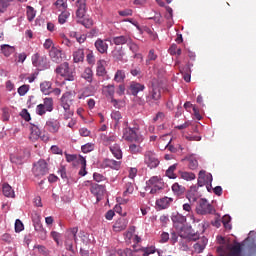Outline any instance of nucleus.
<instances>
[{"mask_svg":"<svg viewBox=\"0 0 256 256\" xmlns=\"http://www.w3.org/2000/svg\"><path fill=\"white\" fill-rule=\"evenodd\" d=\"M90 191L92 195H95V197L99 199V196L103 195V192L105 191V186L99 184H92L90 187Z\"/></svg>","mask_w":256,"mask_h":256,"instance_id":"24","label":"nucleus"},{"mask_svg":"<svg viewBox=\"0 0 256 256\" xmlns=\"http://www.w3.org/2000/svg\"><path fill=\"white\" fill-rule=\"evenodd\" d=\"M204 250H205V244H201L198 242L194 244V251H196V253H203Z\"/></svg>","mask_w":256,"mask_h":256,"instance_id":"54","label":"nucleus"},{"mask_svg":"<svg viewBox=\"0 0 256 256\" xmlns=\"http://www.w3.org/2000/svg\"><path fill=\"white\" fill-rule=\"evenodd\" d=\"M34 228L35 231H43V224H41V220H37L36 222H34Z\"/></svg>","mask_w":256,"mask_h":256,"instance_id":"62","label":"nucleus"},{"mask_svg":"<svg viewBox=\"0 0 256 256\" xmlns=\"http://www.w3.org/2000/svg\"><path fill=\"white\" fill-rule=\"evenodd\" d=\"M58 175H60L62 179H67V169L65 168V166H61L59 168Z\"/></svg>","mask_w":256,"mask_h":256,"instance_id":"55","label":"nucleus"},{"mask_svg":"<svg viewBox=\"0 0 256 256\" xmlns=\"http://www.w3.org/2000/svg\"><path fill=\"white\" fill-rule=\"evenodd\" d=\"M42 105L48 113H51L53 111V98H44Z\"/></svg>","mask_w":256,"mask_h":256,"instance_id":"40","label":"nucleus"},{"mask_svg":"<svg viewBox=\"0 0 256 256\" xmlns=\"http://www.w3.org/2000/svg\"><path fill=\"white\" fill-rule=\"evenodd\" d=\"M123 139L129 141L130 143H141L143 141V136L134 129H126L123 133Z\"/></svg>","mask_w":256,"mask_h":256,"instance_id":"8","label":"nucleus"},{"mask_svg":"<svg viewBox=\"0 0 256 256\" xmlns=\"http://www.w3.org/2000/svg\"><path fill=\"white\" fill-rule=\"evenodd\" d=\"M196 211L198 215H211V213H214L215 209H213V206L209 204L207 200L201 199Z\"/></svg>","mask_w":256,"mask_h":256,"instance_id":"9","label":"nucleus"},{"mask_svg":"<svg viewBox=\"0 0 256 256\" xmlns=\"http://www.w3.org/2000/svg\"><path fill=\"white\" fill-rule=\"evenodd\" d=\"M25 229V226L23 225V222L19 219L15 221V231L16 233H21Z\"/></svg>","mask_w":256,"mask_h":256,"instance_id":"51","label":"nucleus"},{"mask_svg":"<svg viewBox=\"0 0 256 256\" xmlns=\"http://www.w3.org/2000/svg\"><path fill=\"white\" fill-rule=\"evenodd\" d=\"M82 78L87 80L88 83H91V81H93V70L90 67L85 68L82 73Z\"/></svg>","mask_w":256,"mask_h":256,"instance_id":"36","label":"nucleus"},{"mask_svg":"<svg viewBox=\"0 0 256 256\" xmlns=\"http://www.w3.org/2000/svg\"><path fill=\"white\" fill-rule=\"evenodd\" d=\"M145 91V84H141L137 81L130 82V85L128 87V92L130 95H133V97H137L139 93Z\"/></svg>","mask_w":256,"mask_h":256,"instance_id":"14","label":"nucleus"},{"mask_svg":"<svg viewBox=\"0 0 256 256\" xmlns=\"http://www.w3.org/2000/svg\"><path fill=\"white\" fill-rule=\"evenodd\" d=\"M127 45L129 47L130 51H132V53L135 54V57H137V53H139V45L135 44V42H133V40H131V38Z\"/></svg>","mask_w":256,"mask_h":256,"instance_id":"43","label":"nucleus"},{"mask_svg":"<svg viewBox=\"0 0 256 256\" xmlns=\"http://www.w3.org/2000/svg\"><path fill=\"white\" fill-rule=\"evenodd\" d=\"M87 14V0L76 1V17L77 19H84Z\"/></svg>","mask_w":256,"mask_h":256,"instance_id":"12","label":"nucleus"},{"mask_svg":"<svg viewBox=\"0 0 256 256\" xmlns=\"http://www.w3.org/2000/svg\"><path fill=\"white\" fill-rule=\"evenodd\" d=\"M125 77V70H117L114 75V81L116 83H123V81H125Z\"/></svg>","mask_w":256,"mask_h":256,"instance_id":"35","label":"nucleus"},{"mask_svg":"<svg viewBox=\"0 0 256 256\" xmlns=\"http://www.w3.org/2000/svg\"><path fill=\"white\" fill-rule=\"evenodd\" d=\"M44 49H51L53 47V40L51 39H46L44 44H43Z\"/></svg>","mask_w":256,"mask_h":256,"instance_id":"61","label":"nucleus"},{"mask_svg":"<svg viewBox=\"0 0 256 256\" xmlns=\"http://www.w3.org/2000/svg\"><path fill=\"white\" fill-rule=\"evenodd\" d=\"M188 161V168L191 169L192 171H195L199 167V162L197 159L191 157L187 159Z\"/></svg>","mask_w":256,"mask_h":256,"instance_id":"41","label":"nucleus"},{"mask_svg":"<svg viewBox=\"0 0 256 256\" xmlns=\"http://www.w3.org/2000/svg\"><path fill=\"white\" fill-rule=\"evenodd\" d=\"M48 111L46 110L45 106L43 104H39L36 107V113L37 115H45V113H47Z\"/></svg>","mask_w":256,"mask_h":256,"instance_id":"52","label":"nucleus"},{"mask_svg":"<svg viewBox=\"0 0 256 256\" xmlns=\"http://www.w3.org/2000/svg\"><path fill=\"white\" fill-rule=\"evenodd\" d=\"M106 63L105 60H99L97 62L96 75H98V77H105V75H107V70L105 69Z\"/></svg>","mask_w":256,"mask_h":256,"instance_id":"25","label":"nucleus"},{"mask_svg":"<svg viewBox=\"0 0 256 256\" xmlns=\"http://www.w3.org/2000/svg\"><path fill=\"white\" fill-rule=\"evenodd\" d=\"M171 220L174 223V225H181V227H183L185 226V223H187V216H183L182 214L176 213L172 215Z\"/></svg>","mask_w":256,"mask_h":256,"instance_id":"20","label":"nucleus"},{"mask_svg":"<svg viewBox=\"0 0 256 256\" xmlns=\"http://www.w3.org/2000/svg\"><path fill=\"white\" fill-rule=\"evenodd\" d=\"M118 15H120V17H133V10L126 8L124 10L118 11Z\"/></svg>","mask_w":256,"mask_h":256,"instance_id":"46","label":"nucleus"},{"mask_svg":"<svg viewBox=\"0 0 256 256\" xmlns=\"http://www.w3.org/2000/svg\"><path fill=\"white\" fill-rule=\"evenodd\" d=\"M182 209L184 211V215L186 217H190V219L192 220V223H195V216L193 215V207L191 206V204L189 203L183 204Z\"/></svg>","mask_w":256,"mask_h":256,"instance_id":"27","label":"nucleus"},{"mask_svg":"<svg viewBox=\"0 0 256 256\" xmlns=\"http://www.w3.org/2000/svg\"><path fill=\"white\" fill-rule=\"evenodd\" d=\"M65 247H66L67 251H71L72 253H74L73 242L71 240H66Z\"/></svg>","mask_w":256,"mask_h":256,"instance_id":"64","label":"nucleus"},{"mask_svg":"<svg viewBox=\"0 0 256 256\" xmlns=\"http://www.w3.org/2000/svg\"><path fill=\"white\" fill-rule=\"evenodd\" d=\"M0 51L3 53L4 57H11V55H13V53H15L17 49L15 48V46L2 44L0 46Z\"/></svg>","mask_w":256,"mask_h":256,"instance_id":"21","label":"nucleus"},{"mask_svg":"<svg viewBox=\"0 0 256 256\" xmlns=\"http://www.w3.org/2000/svg\"><path fill=\"white\" fill-rule=\"evenodd\" d=\"M81 23L86 27V29H91V27H93V19L91 18H85Z\"/></svg>","mask_w":256,"mask_h":256,"instance_id":"53","label":"nucleus"},{"mask_svg":"<svg viewBox=\"0 0 256 256\" xmlns=\"http://www.w3.org/2000/svg\"><path fill=\"white\" fill-rule=\"evenodd\" d=\"M135 177H137V168H130L129 170L130 181H134Z\"/></svg>","mask_w":256,"mask_h":256,"instance_id":"57","label":"nucleus"},{"mask_svg":"<svg viewBox=\"0 0 256 256\" xmlns=\"http://www.w3.org/2000/svg\"><path fill=\"white\" fill-rule=\"evenodd\" d=\"M46 127L48 129H59V127H61L59 120L57 119H53L50 118L47 122H46Z\"/></svg>","mask_w":256,"mask_h":256,"instance_id":"39","label":"nucleus"},{"mask_svg":"<svg viewBox=\"0 0 256 256\" xmlns=\"http://www.w3.org/2000/svg\"><path fill=\"white\" fill-rule=\"evenodd\" d=\"M172 191L175 195H183L185 193V187L179 183H174L172 185Z\"/></svg>","mask_w":256,"mask_h":256,"instance_id":"38","label":"nucleus"},{"mask_svg":"<svg viewBox=\"0 0 256 256\" xmlns=\"http://www.w3.org/2000/svg\"><path fill=\"white\" fill-rule=\"evenodd\" d=\"M74 63H83L85 61V50L78 49L73 52Z\"/></svg>","mask_w":256,"mask_h":256,"instance_id":"26","label":"nucleus"},{"mask_svg":"<svg viewBox=\"0 0 256 256\" xmlns=\"http://www.w3.org/2000/svg\"><path fill=\"white\" fill-rule=\"evenodd\" d=\"M111 118L114 119V121H119L121 119V112L113 111L111 113Z\"/></svg>","mask_w":256,"mask_h":256,"instance_id":"60","label":"nucleus"},{"mask_svg":"<svg viewBox=\"0 0 256 256\" xmlns=\"http://www.w3.org/2000/svg\"><path fill=\"white\" fill-rule=\"evenodd\" d=\"M31 153L29 152V150H24L23 154H12L10 156V161L11 163H15V165H21L23 164V160L25 159H29Z\"/></svg>","mask_w":256,"mask_h":256,"instance_id":"16","label":"nucleus"},{"mask_svg":"<svg viewBox=\"0 0 256 256\" xmlns=\"http://www.w3.org/2000/svg\"><path fill=\"white\" fill-rule=\"evenodd\" d=\"M51 82L49 81H44L40 84V91H42V93L44 95H51Z\"/></svg>","mask_w":256,"mask_h":256,"instance_id":"33","label":"nucleus"},{"mask_svg":"<svg viewBox=\"0 0 256 256\" xmlns=\"http://www.w3.org/2000/svg\"><path fill=\"white\" fill-rule=\"evenodd\" d=\"M55 72L57 75H61V77H64V82L66 81H75V72L71 71V68H69V63L64 62L60 64L56 69Z\"/></svg>","mask_w":256,"mask_h":256,"instance_id":"1","label":"nucleus"},{"mask_svg":"<svg viewBox=\"0 0 256 256\" xmlns=\"http://www.w3.org/2000/svg\"><path fill=\"white\" fill-rule=\"evenodd\" d=\"M133 191H135V180L125 181L124 185V197H127V195H133Z\"/></svg>","mask_w":256,"mask_h":256,"instance_id":"22","label":"nucleus"},{"mask_svg":"<svg viewBox=\"0 0 256 256\" xmlns=\"http://www.w3.org/2000/svg\"><path fill=\"white\" fill-rule=\"evenodd\" d=\"M86 61L88 65H95V54H93V51H88Z\"/></svg>","mask_w":256,"mask_h":256,"instance_id":"49","label":"nucleus"},{"mask_svg":"<svg viewBox=\"0 0 256 256\" xmlns=\"http://www.w3.org/2000/svg\"><path fill=\"white\" fill-rule=\"evenodd\" d=\"M26 17L30 23L33 22L35 17H37V10L33 6H27Z\"/></svg>","mask_w":256,"mask_h":256,"instance_id":"30","label":"nucleus"},{"mask_svg":"<svg viewBox=\"0 0 256 256\" xmlns=\"http://www.w3.org/2000/svg\"><path fill=\"white\" fill-rule=\"evenodd\" d=\"M93 179H94V181H97V183H101V181H105V176H103L99 173H94Z\"/></svg>","mask_w":256,"mask_h":256,"instance_id":"58","label":"nucleus"},{"mask_svg":"<svg viewBox=\"0 0 256 256\" xmlns=\"http://www.w3.org/2000/svg\"><path fill=\"white\" fill-rule=\"evenodd\" d=\"M11 3H13V0H0V13H5Z\"/></svg>","mask_w":256,"mask_h":256,"instance_id":"42","label":"nucleus"},{"mask_svg":"<svg viewBox=\"0 0 256 256\" xmlns=\"http://www.w3.org/2000/svg\"><path fill=\"white\" fill-rule=\"evenodd\" d=\"M100 167L101 169H114V171H119L121 169V161L106 158L100 162Z\"/></svg>","mask_w":256,"mask_h":256,"instance_id":"11","label":"nucleus"},{"mask_svg":"<svg viewBox=\"0 0 256 256\" xmlns=\"http://www.w3.org/2000/svg\"><path fill=\"white\" fill-rule=\"evenodd\" d=\"M108 97H113V95H115V85H107L106 87H104Z\"/></svg>","mask_w":256,"mask_h":256,"instance_id":"50","label":"nucleus"},{"mask_svg":"<svg viewBox=\"0 0 256 256\" xmlns=\"http://www.w3.org/2000/svg\"><path fill=\"white\" fill-rule=\"evenodd\" d=\"M128 225L129 220L125 217H120L115 221L113 231H115V233H121V231H125V229H127Z\"/></svg>","mask_w":256,"mask_h":256,"instance_id":"15","label":"nucleus"},{"mask_svg":"<svg viewBox=\"0 0 256 256\" xmlns=\"http://www.w3.org/2000/svg\"><path fill=\"white\" fill-rule=\"evenodd\" d=\"M130 39L131 37L129 35L116 36L110 40V43H113L114 45H125L128 44Z\"/></svg>","mask_w":256,"mask_h":256,"instance_id":"19","label":"nucleus"},{"mask_svg":"<svg viewBox=\"0 0 256 256\" xmlns=\"http://www.w3.org/2000/svg\"><path fill=\"white\" fill-rule=\"evenodd\" d=\"M110 151L116 159H123V152L121 151V147H119L118 144L110 146Z\"/></svg>","mask_w":256,"mask_h":256,"instance_id":"29","label":"nucleus"},{"mask_svg":"<svg viewBox=\"0 0 256 256\" xmlns=\"http://www.w3.org/2000/svg\"><path fill=\"white\" fill-rule=\"evenodd\" d=\"M159 99H161V90L157 86H152L146 96V103L150 107H153L155 105H159Z\"/></svg>","mask_w":256,"mask_h":256,"instance_id":"4","label":"nucleus"},{"mask_svg":"<svg viewBox=\"0 0 256 256\" xmlns=\"http://www.w3.org/2000/svg\"><path fill=\"white\" fill-rule=\"evenodd\" d=\"M72 97H73V93L68 91L64 93L60 99L61 107H63L66 113L65 114L66 117H71V115H73V112L71 111V101H73Z\"/></svg>","mask_w":256,"mask_h":256,"instance_id":"6","label":"nucleus"},{"mask_svg":"<svg viewBox=\"0 0 256 256\" xmlns=\"http://www.w3.org/2000/svg\"><path fill=\"white\" fill-rule=\"evenodd\" d=\"M69 17H71V13H69V11L61 12V14L58 16V23L60 25H65V23H67V19H69Z\"/></svg>","mask_w":256,"mask_h":256,"instance_id":"37","label":"nucleus"},{"mask_svg":"<svg viewBox=\"0 0 256 256\" xmlns=\"http://www.w3.org/2000/svg\"><path fill=\"white\" fill-rule=\"evenodd\" d=\"M147 189H150L151 195H155L157 191H161L163 189V180L159 178L158 176L151 177L147 182Z\"/></svg>","mask_w":256,"mask_h":256,"instance_id":"5","label":"nucleus"},{"mask_svg":"<svg viewBox=\"0 0 256 256\" xmlns=\"http://www.w3.org/2000/svg\"><path fill=\"white\" fill-rule=\"evenodd\" d=\"M2 193L5 197H15V191H13V188L8 183L2 185Z\"/></svg>","mask_w":256,"mask_h":256,"instance_id":"31","label":"nucleus"},{"mask_svg":"<svg viewBox=\"0 0 256 256\" xmlns=\"http://www.w3.org/2000/svg\"><path fill=\"white\" fill-rule=\"evenodd\" d=\"M32 172L34 177L41 179V177H45L47 173H49V167L47 166V162L43 159L33 164Z\"/></svg>","mask_w":256,"mask_h":256,"instance_id":"3","label":"nucleus"},{"mask_svg":"<svg viewBox=\"0 0 256 256\" xmlns=\"http://www.w3.org/2000/svg\"><path fill=\"white\" fill-rule=\"evenodd\" d=\"M170 235H171V238H170V241L173 243V245H174V243H177V241H178V239H179V234H177L175 231H172L171 233H170Z\"/></svg>","mask_w":256,"mask_h":256,"instance_id":"59","label":"nucleus"},{"mask_svg":"<svg viewBox=\"0 0 256 256\" xmlns=\"http://www.w3.org/2000/svg\"><path fill=\"white\" fill-rule=\"evenodd\" d=\"M55 5L58 6L59 9H67V1L65 0H57Z\"/></svg>","mask_w":256,"mask_h":256,"instance_id":"56","label":"nucleus"},{"mask_svg":"<svg viewBox=\"0 0 256 256\" xmlns=\"http://www.w3.org/2000/svg\"><path fill=\"white\" fill-rule=\"evenodd\" d=\"M156 59H157V54H155L154 49H151L146 59V65H151V61H156Z\"/></svg>","mask_w":256,"mask_h":256,"instance_id":"44","label":"nucleus"},{"mask_svg":"<svg viewBox=\"0 0 256 256\" xmlns=\"http://www.w3.org/2000/svg\"><path fill=\"white\" fill-rule=\"evenodd\" d=\"M144 163L149 169H155L159 167V159L155 155V152L148 150L144 154Z\"/></svg>","mask_w":256,"mask_h":256,"instance_id":"7","label":"nucleus"},{"mask_svg":"<svg viewBox=\"0 0 256 256\" xmlns=\"http://www.w3.org/2000/svg\"><path fill=\"white\" fill-rule=\"evenodd\" d=\"M178 175H180V178L184 179V181H194V179L196 178L195 173L183 170H180L178 172Z\"/></svg>","mask_w":256,"mask_h":256,"instance_id":"32","label":"nucleus"},{"mask_svg":"<svg viewBox=\"0 0 256 256\" xmlns=\"http://www.w3.org/2000/svg\"><path fill=\"white\" fill-rule=\"evenodd\" d=\"M49 57L54 63H61L63 61V51L57 47H52L49 51Z\"/></svg>","mask_w":256,"mask_h":256,"instance_id":"17","label":"nucleus"},{"mask_svg":"<svg viewBox=\"0 0 256 256\" xmlns=\"http://www.w3.org/2000/svg\"><path fill=\"white\" fill-rule=\"evenodd\" d=\"M177 163L171 165L167 170H166V177L169 179H177V175L175 174V171L177 170Z\"/></svg>","mask_w":256,"mask_h":256,"instance_id":"34","label":"nucleus"},{"mask_svg":"<svg viewBox=\"0 0 256 256\" xmlns=\"http://www.w3.org/2000/svg\"><path fill=\"white\" fill-rule=\"evenodd\" d=\"M115 139H117L115 136L106 137L104 139V145H111V143L115 142Z\"/></svg>","mask_w":256,"mask_h":256,"instance_id":"63","label":"nucleus"},{"mask_svg":"<svg viewBox=\"0 0 256 256\" xmlns=\"http://www.w3.org/2000/svg\"><path fill=\"white\" fill-rule=\"evenodd\" d=\"M30 88L31 87L27 84H24V85L20 86L18 88V94L20 95V97H25V95H27V93H29Z\"/></svg>","mask_w":256,"mask_h":256,"instance_id":"45","label":"nucleus"},{"mask_svg":"<svg viewBox=\"0 0 256 256\" xmlns=\"http://www.w3.org/2000/svg\"><path fill=\"white\" fill-rule=\"evenodd\" d=\"M213 183V175L207 173L205 170H201L198 174V186L204 187V185H210Z\"/></svg>","mask_w":256,"mask_h":256,"instance_id":"10","label":"nucleus"},{"mask_svg":"<svg viewBox=\"0 0 256 256\" xmlns=\"http://www.w3.org/2000/svg\"><path fill=\"white\" fill-rule=\"evenodd\" d=\"M171 203H173V198L169 197H164L156 201V205L159 207V209H167Z\"/></svg>","mask_w":256,"mask_h":256,"instance_id":"23","label":"nucleus"},{"mask_svg":"<svg viewBox=\"0 0 256 256\" xmlns=\"http://www.w3.org/2000/svg\"><path fill=\"white\" fill-rule=\"evenodd\" d=\"M29 139L30 141H37V139H41L42 141H47L49 139V135H47V132L45 130L32 129Z\"/></svg>","mask_w":256,"mask_h":256,"instance_id":"13","label":"nucleus"},{"mask_svg":"<svg viewBox=\"0 0 256 256\" xmlns=\"http://www.w3.org/2000/svg\"><path fill=\"white\" fill-rule=\"evenodd\" d=\"M107 41H111L110 39H101L98 38L95 43L94 47L96 48L98 53H101L102 55L107 53V50L109 49V44H107Z\"/></svg>","mask_w":256,"mask_h":256,"instance_id":"18","label":"nucleus"},{"mask_svg":"<svg viewBox=\"0 0 256 256\" xmlns=\"http://www.w3.org/2000/svg\"><path fill=\"white\" fill-rule=\"evenodd\" d=\"M33 67H37L39 71H45V69H49V59H47V56L39 54V52H36L32 55L31 58Z\"/></svg>","mask_w":256,"mask_h":256,"instance_id":"2","label":"nucleus"},{"mask_svg":"<svg viewBox=\"0 0 256 256\" xmlns=\"http://www.w3.org/2000/svg\"><path fill=\"white\" fill-rule=\"evenodd\" d=\"M129 151H130V153H132V155H137V154L141 153L142 148H141V146H137L136 144H131L129 146Z\"/></svg>","mask_w":256,"mask_h":256,"instance_id":"47","label":"nucleus"},{"mask_svg":"<svg viewBox=\"0 0 256 256\" xmlns=\"http://www.w3.org/2000/svg\"><path fill=\"white\" fill-rule=\"evenodd\" d=\"M83 153H91L95 149V144L87 143L81 147Z\"/></svg>","mask_w":256,"mask_h":256,"instance_id":"48","label":"nucleus"},{"mask_svg":"<svg viewBox=\"0 0 256 256\" xmlns=\"http://www.w3.org/2000/svg\"><path fill=\"white\" fill-rule=\"evenodd\" d=\"M178 235L182 239H189L191 237V227L181 226Z\"/></svg>","mask_w":256,"mask_h":256,"instance_id":"28","label":"nucleus"}]
</instances>
